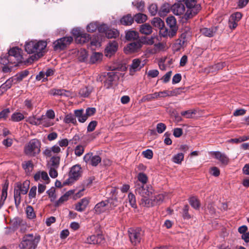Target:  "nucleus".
Wrapping results in <instances>:
<instances>
[{
  "label": "nucleus",
  "mask_w": 249,
  "mask_h": 249,
  "mask_svg": "<svg viewBox=\"0 0 249 249\" xmlns=\"http://www.w3.org/2000/svg\"><path fill=\"white\" fill-rule=\"evenodd\" d=\"M184 35L183 34L181 35V36H183V39H179L178 43H176L174 44L173 48L175 51H178L180 50L181 47L183 45L185 40V37L184 36Z\"/></svg>",
  "instance_id": "864d4df0"
},
{
  "label": "nucleus",
  "mask_w": 249,
  "mask_h": 249,
  "mask_svg": "<svg viewBox=\"0 0 249 249\" xmlns=\"http://www.w3.org/2000/svg\"><path fill=\"white\" fill-rule=\"evenodd\" d=\"M107 202L109 212L113 210L118 205V201L116 198H109L106 200Z\"/></svg>",
  "instance_id": "c9c22d12"
},
{
  "label": "nucleus",
  "mask_w": 249,
  "mask_h": 249,
  "mask_svg": "<svg viewBox=\"0 0 249 249\" xmlns=\"http://www.w3.org/2000/svg\"><path fill=\"white\" fill-rule=\"evenodd\" d=\"M30 185V182L28 180L25 181L23 183L20 182H18L16 183L15 187L20 191L22 194L25 195L27 193L29 187Z\"/></svg>",
  "instance_id": "4be33fe9"
},
{
  "label": "nucleus",
  "mask_w": 249,
  "mask_h": 249,
  "mask_svg": "<svg viewBox=\"0 0 249 249\" xmlns=\"http://www.w3.org/2000/svg\"><path fill=\"white\" fill-rule=\"evenodd\" d=\"M212 155L214 156V158L219 160L221 164L226 165H227L229 161V159L227 155L219 151L212 152Z\"/></svg>",
  "instance_id": "dca6fc26"
},
{
  "label": "nucleus",
  "mask_w": 249,
  "mask_h": 249,
  "mask_svg": "<svg viewBox=\"0 0 249 249\" xmlns=\"http://www.w3.org/2000/svg\"><path fill=\"white\" fill-rule=\"evenodd\" d=\"M185 4L188 8L184 15V18L188 19L196 15L200 10V5L196 4V0H186Z\"/></svg>",
  "instance_id": "39448f33"
},
{
  "label": "nucleus",
  "mask_w": 249,
  "mask_h": 249,
  "mask_svg": "<svg viewBox=\"0 0 249 249\" xmlns=\"http://www.w3.org/2000/svg\"><path fill=\"white\" fill-rule=\"evenodd\" d=\"M89 202V199L87 197H84L76 204L75 209L78 212H83L86 209Z\"/></svg>",
  "instance_id": "6ab92c4d"
},
{
  "label": "nucleus",
  "mask_w": 249,
  "mask_h": 249,
  "mask_svg": "<svg viewBox=\"0 0 249 249\" xmlns=\"http://www.w3.org/2000/svg\"><path fill=\"white\" fill-rule=\"evenodd\" d=\"M26 121L31 124L35 125H40L39 118H36L35 116L29 117Z\"/></svg>",
  "instance_id": "6e6d98bb"
},
{
  "label": "nucleus",
  "mask_w": 249,
  "mask_h": 249,
  "mask_svg": "<svg viewBox=\"0 0 249 249\" xmlns=\"http://www.w3.org/2000/svg\"><path fill=\"white\" fill-rule=\"evenodd\" d=\"M189 209V207L188 205H185L183 209L182 216L184 219H188L191 218V216L188 213Z\"/></svg>",
  "instance_id": "0e129e2a"
},
{
  "label": "nucleus",
  "mask_w": 249,
  "mask_h": 249,
  "mask_svg": "<svg viewBox=\"0 0 249 249\" xmlns=\"http://www.w3.org/2000/svg\"><path fill=\"white\" fill-rule=\"evenodd\" d=\"M129 236L131 242L134 245L140 243L143 232L140 228L131 229L129 231Z\"/></svg>",
  "instance_id": "423d86ee"
},
{
  "label": "nucleus",
  "mask_w": 249,
  "mask_h": 249,
  "mask_svg": "<svg viewBox=\"0 0 249 249\" xmlns=\"http://www.w3.org/2000/svg\"><path fill=\"white\" fill-rule=\"evenodd\" d=\"M39 241V236H34L33 234H25L19 247L20 249H36Z\"/></svg>",
  "instance_id": "7ed1b4c3"
},
{
  "label": "nucleus",
  "mask_w": 249,
  "mask_h": 249,
  "mask_svg": "<svg viewBox=\"0 0 249 249\" xmlns=\"http://www.w3.org/2000/svg\"><path fill=\"white\" fill-rule=\"evenodd\" d=\"M144 66V63L142 62L140 59H133L129 68L130 75H133L136 72L140 71Z\"/></svg>",
  "instance_id": "f8f14e48"
},
{
  "label": "nucleus",
  "mask_w": 249,
  "mask_h": 249,
  "mask_svg": "<svg viewBox=\"0 0 249 249\" xmlns=\"http://www.w3.org/2000/svg\"><path fill=\"white\" fill-rule=\"evenodd\" d=\"M184 159V155L182 153H178L174 156L172 158V161L178 164H179Z\"/></svg>",
  "instance_id": "3c124183"
},
{
  "label": "nucleus",
  "mask_w": 249,
  "mask_h": 249,
  "mask_svg": "<svg viewBox=\"0 0 249 249\" xmlns=\"http://www.w3.org/2000/svg\"><path fill=\"white\" fill-rule=\"evenodd\" d=\"M60 162V157L58 156H53L48 163L49 167L58 168Z\"/></svg>",
  "instance_id": "c756f323"
},
{
  "label": "nucleus",
  "mask_w": 249,
  "mask_h": 249,
  "mask_svg": "<svg viewBox=\"0 0 249 249\" xmlns=\"http://www.w3.org/2000/svg\"><path fill=\"white\" fill-rule=\"evenodd\" d=\"M88 53L85 49H80L77 53L78 59L81 62L85 61L88 58Z\"/></svg>",
  "instance_id": "ea45409f"
},
{
  "label": "nucleus",
  "mask_w": 249,
  "mask_h": 249,
  "mask_svg": "<svg viewBox=\"0 0 249 249\" xmlns=\"http://www.w3.org/2000/svg\"><path fill=\"white\" fill-rule=\"evenodd\" d=\"M34 179L36 181L40 180V178L44 181L49 180V178L46 172H38L34 175Z\"/></svg>",
  "instance_id": "f704fd0d"
},
{
  "label": "nucleus",
  "mask_w": 249,
  "mask_h": 249,
  "mask_svg": "<svg viewBox=\"0 0 249 249\" xmlns=\"http://www.w3.org/2000/svg\"><path fill=\"white\" fill-rule=\"evenodd\" d=\"M29 74V71L27 70H25L13 76L15 79V82H18L22 80L23 78L26 77Z\"/></svg>",
  "instance_id": "c03bdc74"
},
{
  "label": "nucleus",
  "mask_w": 249,
  "mask_h": 249,
  "mask_svg": "<svg viewBox=\"0 0 249 249\" xmlns=\"http://www.w3.org/2000/svg\"><path fill=\"white\" fill-rule=\"evenodd\" d=\"M118 47V43L116 41L109 42L106 48V56L111 57L117 51Z\"/></svg>",
  "instance_id": "2eb2a0df"
},
{
  "label": "nucleus",
  "mask_w": 249,
  "mask_h": 249,
  "mask_svg": "<svg viewBox=\"0 0 249 249\" xmlns=\"http://www.w3.org/2000/svg\"><path fill=\"white\" fill-rule=\"evenodd\" d=\"M158 36L154 35L149 37H146L145 38L144 43L149 45H153L155 43V40H157L158 39Z\"/></svg>",
  "instance_id": "5fc2aeb1"
},
{
  "label": "nucleus",
  "mask_w": 249,
  "mask_h": 249,
  "mask_svg": "<svg viewBox=\"0 0 249 249\" xmlns=\"http://www.w3.org/2000/svg\"><path fill=\"white\" fill-rule=\"evenodd\" d=\"M135 192L136 195L142 196L141 204L144 207H152V199H150L154 192V189L150 185L135 183Z\"/></svg>",
  "instance_id": "f257e3e1"
},
{
  "label": "nucleus",
  "mask_w": 249,
  "mask_h": 249,
  "mask_svg": "<svg viewBox=\"0 0 249 249\" xmlns=\"http://www.w3.org/2000/svg\"><path fill=\"white\" fill-rule=\"evenodd\" d=\"M171 6L169 3H165L163 4L160 7L159 11V15L160 17H164L166 16L170 10H171Z\"/></svg>",
  "instance_id": "bb28decb"
},
{
  "label": "nucleus",
  "mask_w": 249,
  "mask_h": 249,
  "mask_svg": "<svg viewBox=\"0 0 249 249\" xmlns=\"http://www.w3.org/2000/svg\"><path fill=\"white\" fill-rule=\"evenodd\" d=\"M21 49L18 47H13L11 49L9 52V60H15L14 63H18L21 62L22 58L21 54Z\"/></svg>",
  "instance_id": "1a4fd4ad"
},
{
  "label": "nucleus",
  "mask_w": 249,
  "mask_h": 249,
  "mask_svg": "<svg viewBox=\"0 0 249 249\" xmlns=\"http://www.w3.org/2000/svg\"><path fill=\"white\" fill-rule=\"evenodd\" d=\"M73 191L70 190L67 192L64 195L61 196L58 200L55 201L54 205L55 207H58L62 204L64 202L69 199V197L72 195Z\"/></svg>",
  "instance_id": "5701e85b"
},
{
  "label": "nucleus",
  "mask_w": 249,
  "mask_h": 249,
  "mask_svg": "<svg viewBox=\"0 0 249 249\" xmlns=\"http://www.w3.org/2000/svg\"><path fill=\"white\" fill-rule=\"evenodd\" d=\"M137 178L138 180L142 183L141 184L146 185L148 181V177L146 174L141 172L138 174Z\"/></svg>",
  "instance_id": "8fccbe9b"
},
{
  "label": "nucleus",
  "mask_w": 249,
  "mask_h": 249,
  "mask_svg": "<svg viewBox=\"0 0 249 249\" xmlns=\"http://www.w3.org/2000/svg\"><path fill=\"white\" fill-rule=\"evenodd\" d=\"M63 122L67 124L71 123L74 125L77 124V121L75 114H72V113L66 114L65 116Z\"/></svg>",
  "instance_id": "cd10ccee"
},
{
  "label": "nucleus",
  "mask_w": 249,
  "mask_h": 249,
  "mask_svg": "<svg viewBox=\"0 0 249 249\" xmlns=\"http://www.w3.org/2000/svg\"><path fill=\"white\" fill-rule=\"evenodd\" d=\"M97 124V122L96 121H92L90 122L89 123V124L87 127V131L88 132L93 131L95 129Z\"/></svg>",
  "instance_id": "338daca9"
},
{
  "label": "nucleus",
  "mask_w": 249,
  "mask_h": 249,
  "mask_svg": "<svg viewBox=\"0 0 249 249\" xmlns=\"http://www.w3.org/2000/svg\"><path fill=\"white\" fill-rule=\"evenodd\" d=\"M142 46V42L137 40L128 44L124 48V52L126 54H129L138 52Z\"/></svg>",
  "instance_id": "9b49d317"
},
{
  "label": "nucleus",
  "mask_w": 249,
  "mask_h": 249,
  "mask_svg": "<svg viewBox=\"0 0 249 249\" xmlns=\"http://www.w3.org/2000/svg\"><path fill=\"white\" fill-rule=\"evenodd\" d=\"M22 167L27 173H30L34 168V164L32 160L25 161L22 162Z\"/></svg>",
  "instance_id": "72a5a7b5"
},
{
  "label": "nucleus",
  "mask_w": 249,
  "mask_h": 249,
  "mask_svg": "<svg viewBox=\"0 0 249 249\" xmlns=\"http://www.w3.org/2000/svg\"><path fill=\"white\" fill-rule=\"evenodd\" d=\"M140 32L142 34H144L146 35H150L152 32V28L150 26V25L147 23H145L140 26Z\"/></svg>",
  "instance_id": "c85d7f7f"
},
{
  "label": "nucleus",
  "mask_w": 249,
  "mask_h": 249,
  "mask_svg": "<svg viewBox=\"0 0 249 249\" xmlns=\"http://www.w3.org/2000/svg\"><path fill=\"white\" fill-rule=\"evenodd\" d=\"M139 38V34L134 31H128L126 33L125 38L127 40H137Z\"/></svg>",
  "instance_id": "7c9ffc66"
},
{
  "label": "nucleus",
  "mask_w": 249,
  "mask_h": 249,
  "mask_svg": "<svg viewBox=\"0 0 249 249\" xmlns=\"http://www.w3.org/2000/svg\"><path fill=\"white\" fill-rule=\"evenodd\" d=\"M49 197L50 198L51 202H54L56 199L57 196L55 194V189L54 187H52L49 190L47 191Z\"/></svg>",
  "instance_id": "09e8293b"
},
{
  "label": "nucleus",
  "mask_w": 249,
  "mask_h": 249,
  "mask_svg": "<svg viewBox=\"0 0 249 249\" xmlns=\"http://www.w3.org/2000/svg\"><path fill=\"white\" fill-rule=\"evenodd\" d=\"M134 20L138 23H142L144 22L147 19V16L144 14L138 13L136 14L134 17Z\"/></svg>",
  "instance_id": "4c0bfd02"
},
{
  "label": "nucleus",
  "mask_w": 249,
  "mask_h": 249,
  "mask_svg": "<svg viewBox=\"0 0 249 249\" xmlns=\"http://www.w3.org/2000/svg\"><path fill=\"white\" fill-rule=\"evenodd\" d=\"M81 169V167L79 165L73 166L71 168L69 173L70 178L73 179L74 180H76L80 176Z\"/></svg>",
  "instance_id": "412c9836"
},
{
  "label": "nucleus",
  "mask_w": 249,
  "mask_h": 249,
  "mask_svg": "<svg viewBox=\"0 0 249 249\" xmlns=\"http://www.w3.org/2000/svg\"><path fill=\"white\" fill-rule=\"evenodd\" d=\"M166 126L164 124L160 123H159L157 124V127H156V129H157V132L159 133L160 134L165 131V130L166 129Z\"/></svg>",
  "instance_id": "69168bd1"
},
{
  "label": "nucleus",
  "mask_w": 249,
  "mask_h": 249,
  "mask_svg": "<svg viewBox=\"0 0 249 249\" xmlns=\"http://www.w3.org/2000/svg\"><path fill=\"white\" fill-rule=\"evenodd\" d=\"M74 114L75 118H77L78 121L80 123H84L88 119L86 114H84L83 109L75 110Z\"/></svg>",
  "instance_id": "a878e982"
},
{
  "label": "nucleus",
  "mask_w": 249,
  "mask_h": 249,
  "mask_svg": "<svg viewBox=\"0 0 249 249\" xmlns=\"http://www.w3.org/2000/svg\"><path fill=\"white\" fill-rule=\"evenodd\" d=\"M84 147L82 145H77L75 149L74 153L77 156H81L84 153Z\"/></svg>",
  "instance_id": "680f3d73"
},
{
  "label": "nucleus",
  "mask_w": 249,
  "mask_h": 249,
  "mask_svg": "<svg viewBox=\"0 0 249 249\" xmlns=\"http://www.w3.org/2000/svg\"><path fill=\"white\" fill-rule=\"evenodd\" d=\"M184 5L181 2H178L175 3L171 6V11L176 15H181L183 14L185 11Z\"/></svg>",
  "instance_id": "f3484780"
},
{
  "label": "nucleus",
  "mask_w": 249,
  "mask_h": 249,
  "mask_svg": "<svg viewBox=\"0 0 249 249\" xmlns=\"http://www.w3.org/2000/svg\"><path fill=\"white\" fill-rule=\"evenodd\" d=\"M216 31V28L215 27H212L210 28H203L201 29L202 34L205 36L208 37H212Z\"/></svg>",
  "instance_id": "473e14b6"
},
{
  "label": "nucleus",
  "mask_w": 249,
  "mask_h": 249,
  "mask_svg": "<svg viewBox=\"0 0 249 249\" xmlns=\"http://www.w3.org/2000/svg\"><path fill=\"white\" fill-rule=\"evenodd\" d=\"M150 199H152V206L155 205L160 204L164 199V196L162 194H158L155 196L153 198L151 197Z\"/></svg>",
  "instance_id": "58836bf2"
},
{
  "label": "nucleus",
  "mask_w": 249,
  "mask_h": 249,
  "mask_svg": "<svg viewBox=\"0 0 249 249\" xmlns=\"http://www.w3.org/2000/svg\"><path fill=\"white\" fill-rule=\"evenodd\" d=\"M73 40L71 36H67L60 38L53 43L54 50H61L69 45Z\"/></svg>",
  "instance_id": "0eeeda50"
},
{
  "label": "nucleus",
  "mask_w": 249,
  "mask_h": 249,
  "mask_svg": "<svg viewBox=\"0 0 249 249\" xmlns=\"http://www.w3.org/2000/svg\"><path fill=\"white\" fill-rule=\"evenodd\" d=\"M189 202L191 206L196 210H197L200 207V202L198 199L195 196H192L189 199Z\"/></svg>",
  "instance_id": "a19ab883"
},
{
  "label": "nucleus",
  "mask_w": 249,
  "mask_h": 249,
  "mask_svg": "<svg viewBox=\"0 0 249 249\" xmlns=\"http://www.w3.org/2000/svg\"><path fill=\"white\" fill-rule=\"evenodd\" d=\"M39 120L40 124H42L45 127H49L53 124L50 119L47 118L45 115H42L39 117Z\"/></svg>",
  "instance_id": "79ce46f5"
},
{
  "label": "nucleus",
  "mask_w": 249,
  "mask_h": 249,
  "mask_svg": "<svg viewBox=\"0 0 249 249\" xmlns=\"http://www.w3.org/2000/svg\"><path fill=\"white\" fill-rule=\"evenodd\" d=\"M47 43L44 41H31L25 44V50L28 53H34L30 59L36 61L43 55Z\"/></svg>",
  "instance_id": "f03ea898"
},
{
  "label": "nucleus",
  "mask_w": 249,
  "mask_h": 249,
  "mask_svg": "<svg viewBox=\"0 0 249 249\" xmlns=\"http://www.w3.org/2000/svg\"><path fill=\"white\" fill-rule=\"evenodd\" d=\"M132 4L136 6L139 11H143L144 6V3L143 1H141L133 2Z\"/></svg>",
  "instance_id": "e2e57ef3"
},
{
  "label": "nucleus",
  "mask_w": 249,
  "mask_h": 249,
  "mask_svg": "<svg viewBox=\"0 0 249 249\" xmlns=\"http://www.w3.org/2000/svg\"><path fill=\"white\" fill-rule=\"evenodd\" d=\"M41 142L37 139L31 140L24 148V154L29 157H35L40 152Z\"/></svg>",
  "instance_id": "20e7f679"
},
{
  "label": "nucleus",
  "mask_w": 249,
  "mask_h": 249,
  "mask_svg": "<svg viewBox=\"0 0 249 249\" xmlns=\"http://www.w3.org/2000/svg\"><path fill=\"white\" fill-rule=\"evenodd\" d=\"M144 157L147 159H151L153 156V151L150 149H147L142 152Z\"/></svg>",
  "instance_id": "774afa93"
},
{
  "label": "nucleus",
  "mask_w": 249,
  "mask_h": 249,
  "mask_svg": "<svg viewBox=\"0 0 249 249\" xmlns=\"http://www.w3.org/2000/svg\"><path fill=\"white\" fill-rule=\"evenodd\" d=\"M134 21V18L130 14L123 16L120 20V23L125 26L131 25Z\"/></svg>",
  "instance_id": "b1692460"
},
{
  "label": "nucleus",
  "mask_w": 249,
  "mask_h": 249,
  "mask_svg": "<svg viewBox=\"0 0 249 249\" xmlns=\"http://www.w3.org/2000/svg\"><path fill=\"white\" fill-rule=\"evenodd\" d=\"M128 200L130 206L133 208H137L136 197L135 195L132 193H129L128 195Z\"/></svg>",
  "instance_id": "de8ad7c7"
},
{
  "label": "nucleus",
  "mask_w": 249,
  "mask_h": 249,
  "mask_svg": "<svg viewBox=\"0 0 249 249\" xmlns=\"http://www.w3.org/2000/svg\"><path fill=\"white\" fill-rule=\"evenodd\" d=\"M149 13L152 16H155L158 11V7L156 4H151L148 7Z\"/></svg>",
  "instance_id": "052dcab7"
},
{
  "label": "nucleus",
  "mask_w": 249,
  "mask_h": 249,
  "mask_svg": "<svg viewBox=\"0 0 249 249\" xmlns=\"http://www.w3.org/2000/svg\"><path fill=\"white\" fill-rule=\"evenodd\" d=\"M26 214L29 218L32 219L35 217L36 215L33 207L31 206H28L26 208Z\"/></svg>",
  "instance_id": "13d9d810"
},
{
  "label": "nucleus",
  "mask_w": 249,
  "mask_h": 249,
  "mask_svg": "<svg viewBox=\"0 0 249 249\" xmlns=\"http://www.w3.org/2000/svg\"><path fill=\"white\" fill-rule=\"evenodd\" d=\"M10 113L9 108H5L0 112V120H6Z\"/></svg>",
  "instance_id": "bf43d9fd"
},
{
  "label": "nucleus",
  "mask_w": 249,
  "mask_h": 249,
  "mask_svg": "<svg viewBox=\"0 0 249 249\" xmlns=\"http://www.w3.org/2000/svg\"><path fill=\"white\" fill-rule=\"evenodd\" d=\"M166 21L167 25L170 28L175 30L177 32L178 31V26H177V20L174 16L168 17L166 18Z\"/></svg>",
  "instance_id": "393cba45"
},
{
  "label": "nucleus",
  "mask_w": 249,
  "mask_h": 249,
  "mask_svg": "<svg viewBox=\"0 0 249 249\" xmlns=\"http://www.w3.org/2000/svg\"><path fill=\"white\" fill-rule=\"evenodd\" d=\"M21 193L18 190L16 187L14 189V200L15 205L16 207H18L21 202Z\"/></svg>",
  "instance_id": "49530a36"
},
{
  "label": "nucleus",
  "mask_w": 249,
  "mask_h": 249,
  "mask_svg": "<svg viewBox=\"0 0 249 249\" xmlns=\"http://www.w3.org/2000/svg\"><path fill=\"white\" fill-rule=\"evenodd\" d=\"M102 54L99 53H95L90 57V61L92 63H95L98 60L101 59Z\"/></svg>",
  "instance_id": "4d7b16f0"
},
{
  "label": "nucleus",
  "mask_w": 249,
  "mask_h": 249,
  "mask_svg": "<svg viewBox=\"0 0 249 249\" xmlns=\"http://www.w3.org/2000/svg\"><path fill=\"white\" fill-rule=\"evenodd\" d=\"M84 160L93 166H96L101 161V158L98 155H93L92 153L86 154L83 158Z\"/></svg>",
  "instance_id": "9d476101"
},
{
  "label": "nucleus",
  "mask_w": 249,
  "mask_h": 249,
  "mask_svg": "<svg viewBox=\"0 0 249 249\" xmlns=\"http://www.w3.org/2000/svg\"><path fill=\"white\" fill-rule=\"evenodd\" d=\"M24 119L23 114L20 112L14 113L11 117V120L13 122H18L23 120Z\"/></svg>",
  "instance_id": "a18cd8bd"
},
{
  "label": "nucleus",
  "mask_w": 249,
  "mask_h": 249,
  "mask_svg": "<svg viewBox=\"0 0 249 249\" xmlns=\"http://www.w3.org/2000/svg\"><path fill=\"white\" fill-rule=\"evenodd\" d=\"M71 33L75 36L76 41L80 44L84 43L89 39V35L86 33H83L78 28L73 29Z\"/></svg>",
  "instance_id": "6e6552de"
},
{
  "label": "nucleus",
  "mask_w": 249,
  "mask_h": 249,
  "mask_svg": "<svg viewBox=\"0 0 249 249\" xmlns=\"http://www.w3.org/2000/svg\"><path fill=\"white\" fill-rule=\"evenodd\" d=\"M93 88L91 87H85L81 88L79 92V94L81 97H87L92 91Z\"/></svg>",
  "instance_id": "2f4dec72"
},
{
  "label": "nucleus",
  "mask_w": 249,
  "mask_h": 249,
  "mask_svg": "<svg viewBox=\"0 0 249 249\" xmlns=\"http://www.w3.org/2000/svg\"><path fill=\"white\" fill-rule=\"evenodd\" d=\"M94 211L96 214L109 212L106 201H102L96 204L94 208Z\"/></svg>",
  "instance_id": "4468645a"
},
{
  "label": "nucleus",
  "mask_w": 249,
  "mask_h": 249,
  "mask_svg": "<svg viewBox=\"0 0 249 249\" xmlns=\"http://www.w3.org/2000/svg\"><path fill=\"white\" fill-rule=\"evenodd\" d=\"M104 238L102 234L91 235L88 236L84 241L85 243L88 244H99L104 241Z\"/></svg>",
  "instance_id": "ddd939ff"
},
{
  "label": "nucleus",
  "mask_w": 249,
  "mask_h": 249,
  "mask_svg": "<svg viewBox=\"0 0 249 249\" xmlns=\"http://www.w3.org/2000/svg\"><path fill=\"white\" fill-rule=\"evenodd\" d=\"M151 24L155 27L160 30L164 26L163 21L160 18H154L151 21Z\"/></svg>",
  "instance_id": "e433bc0d"
},
{
  "label": "nucleus",
  "mask_w": 249,
  "mask_h": 249,
  "mask_svg": "<svg viewBox=\"0 0 249 249\" xmlns=\"http://www.w3.org/2000/svg\"><path fill=\"white\" fill-rule=\"evenodd\" d=\"M119 35V33L118 31L115 29H108L106 34V36L108 38H116Z\"/></svg>",
  "instance_id": "37998d69"
},
{
  "label": "nucleus",
  "mask_w": 249,
  "mask_h": 249,
  "mask_svg": "<svg viewBox=\"0 0 249 249\" xmlns=\"http://www.w3.org/2000/svg\"><path fill=\"white\" fill-rule=\"evenodd\" d=\"M118 78L117 75L114 71L109 72L107 74V77L105 81V86L109 89L113 84V82Z\"/></svg>",
  "instance_id": "a211bd4d"
},
{
  "label": "nucleus",
  "mask_w": 249,
  "mask_h": 249,
  "mask_svg": "<svg viewBox=\"0 0 249 249\" xmlns=\"http://www.w3.org/2000/svg\"><path fill=\"white\" fill-rule=\"evenodd\" d=\"M98 23L97 22H91L87 26V30L88 32L93 33L98 28Z\"/></svg>",
  "instance_id": "603ef678"
},
{
  "label": "nucleus",
  "mask_w": 249,
  "mask_h": 249,
  "mask_svg": "<svg viewBox=\"0 0 249 249\" xmlns=\"http://www.w3.org/2000/svg\"><path fill=\"white\" fill-rule=\"evenodd\" d=\"M177 33V32L175 30L171 28L169 29L164 27L160 30V35L164 37H173L176 35Z\"/></svg>",
  "instance_id": "aec40b11"
}]
</instances>
